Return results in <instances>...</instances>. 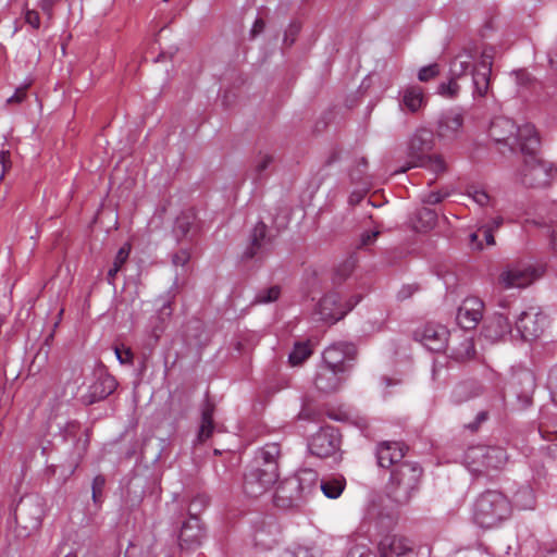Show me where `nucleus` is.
<instances>
[{
    "mask_svg": "<svg viewBox=\"0 0 557 557\" xmlns=\"http://www.w3.org/2000/svg\"><path fill=\"white\" fill-rule=\"evenodd\" d=\"M397 511L385 504V499L371 500L358 530L348 537L345 557H377L371 545L372 533L383 534L393 529Z\"/></svg>",
    "mask_w": 557,
    "mask_h": 557,
    "instance_id": "nucleus-1",
    "label": "nucleus"
},
{
    "mask_svg": "<svg viewBox=\"0 0 557 557\" xmlns=\"http://www.w3.org/2000/svg\"><path fill=\"white\" fill-rule=\"evenodd\" d=\"M494 58L495 48L492 46H485L481 50L475 46L465 47L450 61L449 75L460 78L471 74L473 97H485L490 88Z\"/></svg>",
    "mask_w": 557,
    "mask_h": 557,
    "instance_id": "nucleus-2",
    "label": "nucleus"
},
{
    "mask_svg": "<svg viewBox=\"0 0 557 557\" xmlns=\"http://www.w3.org/2000/svg\"><path fill=\"white\" fill-rule=\"evenodd\" d=\"M277 443H269L257 450L252 463L244 474L243 490L248 497H259L268 492L278 480Z\"/></svg>",
    "mask_w": 557,
    "mask_h": 557,
    "instance_id": "nucleus-3",
    "label": "nucleus"
},
{
    "mask_svg": "<svg viewBox=\"0 0 557 557\" xmlns=\"http://www.w3.org/2000/svg\"><path fill=\"white\" fill-rule=\"evenodd\" d=\"M488 135L496 144L508 147L510 151L532 152L540 147V138L532 124L517 126L506 116H495L491 121Z\"/></svg>",
    "mask_w": 557,
    "mask_h": 557,
    "instance_id": "nucleus-4",
    "label": "nucleus"
},
{
    "mask_svg": "<svg viewBox=\"0 0 557 557\" xmlns=\"http://www.w3.org/2000/svg\"><path fill=\"white\" fill-rule=\"evenodd\" d=\"M319 474L312 469H301L294 476L284 480L275 494L277 506L298 507L319 490Z\"/></svg>",
    "mask_w": 557,
    "mask_h": 557,
    "instance_id": "nucleus-5",
    "label": "nucleus"
},
{
    "mask_svg": "<svg viewBox=\"0 0 557 557\" xmlns=\"http://www.w3.org/2000/svg\"><path fill=\"white\" fill-rule=\"evenodd\" d=\"M511 515V503L498 491H485L473 504L472 520L483 529L498 527Z\"/></svg>",
    "mask_w": 557,
    "mask_h": 557,
    "instance_id": "nucleus-6",
    "label": "nucleus"
},
{
    "mask_svg": "<svg viewBox=\"0 0 557 557\" xmlns=\"http://www.w3.org/2000/svg\"><path fill=\"white\" fill-rule=\"evenodd\" d=\"M535 376L529 369L521 368L512 371L508 382V394L513 396V400L507 401V392L499 391V396L492 403V407L498 411L510 407L513 410H523L533 403V393L535 391Z\"/></svg>",
    "mask_w": 557,
    "mask_h": 557,
    "instance_id": "nucleus-7",
    "label": "nucleus"
},
{
    "mask_svg": "<svg viewBox=\"0 0 557 557\" xmlns=\"http://www.w3.org/2000/svg\"><path fill=\"white\" fill-rule=\"evenodd\" d=\"M434 147V134L425 127L418 128L408 143L407 158L408 169L424 168L434 174L446 171L445 160L437 154L431 156L430 152Z\"/></svg>",
    "mask_w": 557,
    "mask_h": 557,
    "instance_id": "nucleus-8",
    "label": "nucleus"
},
{
    "mask_svg": "<svg viewBox=\"0 0 557 557\" xmlns=\"http://www.w3.org/2000/svg\"><path fill=\"white\" fill-rule=\"evenodd\" d=\"M422 468L417 462H403L391 473L389 497L396 504H406L418 491Z\"/></svg>",
    "mask_w": 557,
    "mask_h": 557,
    "instance_id": "nucleus-9",
    "label": "nucleus"
},
{
    "mask_svg": "<svg viewBox=\"0 0 557 557\" xmlns=\"http://www.w3.org/2000/svg\"><path fill=\"white\" fill-rule=\"evenodd\" d=\"M507 461V451L502 446L476 445L469 447L463 454V462L473 474L502 469Z\"/></svg>",
    "mask_w": 557,
    "mask_h": 557,
    "instance_id": "nucleus-10",
    "label": "nucleus"
},
{
    "mask_svg": "<svg viewBox=\"0 0 557 557\" xmlns=\"http://www.w3.org/2000/svg\"><path fill=\"white\" fill-rule=\"evenodd\" d=\"M539 147L532 152H521L524 156L520 171L521 182L529 187H544L557 176V166L547 161L537 159Z\"/></svg>",
    "mask_w": 557,
    "mask_h": 557,
    "instance_id": "nucleus-11",
    "label": "nucleus"
},
{
    "mask_svg": "<svg viewBox=\"0 0 557 557\" xmlns=\"http://www.w3.org/2000/svg\"><path fill=\"white\" fill-rule=\"evenodd\" d=\"M361 299L362 295L356 294L348 300L343 301L338 292H330L318 302L315 313L320 320L333 324L351 311Z\"/></svg>",
    "mask_w": 557,
    "mask_h": 557,
    "instance_id": "nucleus-12",
    "label": "nucleus"
},
{
    "mask_svg": "<svg viewBox=\"0 0 557 557\" xmlns=\"http://www.w3.org/2000/svg\"><path fill=\"white\" fill-rule=\"evenodd\" d=\"M208 504V497L205 495L196 496L189 506V518L183 523L178 542L182 548H194L198 546L202 539V528L200 524V520L197 517V512H199L203 507Z\"/></svg>",
    "mask_w": 557,
    "mask_h": 557,
    "instance_id": "nucleus-13",
    "label": "nucleus"
},
{
    "mask_svg": "<svg viewBox=\"0 0 557 557\" xmlns=\"http://www.w3.org/2000/svg\"><path fill=\"white\" fill-rule=\"evenodd\" d=\"M544 273L542 267L530 263H516L508 265L498 277L504 288H524L541 277Z\"/></svg>",
    "mask_w": 557,
    "mask_h": 557,
    "instance_id": "nucleus-14",
    "label": "nucleus"
},
{
    "mask_svg": "<svg viewBox=\"0 0 557 557\" xmlns=\"http://www.w3.org/2000/svg\"><path fill=\"white\" fill-rule=\"evenodd\" d=\"M357 350L351 343L341 342L326 347L322 354V366L347 373L352 367Z\"/></svg>",
    "mask_w": 557,
    "mask_h": 557,
    "instance_id": "nucleus-15",
    "label": "nucleus"
},
{
    "mask_svg": "<svg viewBox=\"0 0 557 557\" xmlns=\"http://www.w3.org/2000/svg\"><path fill=\"white\" fill-rule=\"evenodd\" d=\"M547 325V317L539 308L522 311L516 320V332L524 341L539 337Z\"/></svg>",
    "mask_w": 557,
    "mask_h": 557,
    "instance_id": "nucleus-16",
    "label": "nucleus"
},
{
    "mask_svg": "<svg viewBox=\"0 0 557 557\" xmlns=\"http://www.w3.org/2000/svg\"><path fill=\"white\" fill-rule=\"evenodd\" d=\"M449 331L445 325L438 323H426L422 329L414 332V338L428 350L441 352L448 346Z\"/></svg>",
    "mask_w": 557,
    "mask_h": 557,
    "instance_id": "nucleus-17",
    "label": "nucleus"
},
{
    "mask_svg": "<svg viewBox=\"0 0 557 557\" xmlns=\"http://www.w3.org/2000/svg\"><path fill=\"white\" fill-rule=\"evenodd\" d=\"M42 515V506L35 496L22 497L14 510L16 522L28 530H37L41 525Z\"/></svg>",
    "mask_w": 557,
    "mask_h": 557,
    "instance_id": "nucleus-18",
    "label": "nucleus"
},
{
    "mask_svg": "<svg viewBox=\"0 0 557 557\" xmlns=\"http://www.w3.org/2000/svg\"><path fill=\"white\" fill-rule=\"evenodd\" d=\"M338 447L339 435L334 428H322L308 444L310 453L321 458L332 455Z\"/></svg>",
    "mask_w": 557,
    "mask_h": 557,
    "instance_id": "nucleus-19",
    "label": "nucleus"
},
{
    "mask_svg": "<svg viewBox=\"0 0 557 557\" xmlns=\"http://www.w3.org/2000/svg\"><path fill=\"white\" fill-rule=\"evenodd\" d=\"M115 379L107 373L104 370H99L94 373V381L88 386L84 401L88 405L100 401L111 395L116 388Z\"/></svg>",
    "mask_w": 557,
    "mask_h": 557,
    "instance_id": "nucleus-20",
    "label": "nucleus"
},
{
    "mask_svg": "<svg viewBox=\"0 0 557 557\" xmlns=\"http://www.w3.org/2000/svg\"><path fill=\"white\" fill-rule=\"evenodd\" d=\"M484 304L478 297L466 298L456 314L458 325L463 330L474 329L483 317Z\"/></svg>",
    "mask_w": 557,
    "mask_h": 557,
    "instance_id": "nucleus-21",
    "label": "nucleus"
},
{
    "mask_svg": "<svg viewBox=\"0 0 557 557\" xmlns=\"http://www.w3.org/2000/svg\"><path fill=\"white\" fill-rule=\"evenodd\" d=\"M539 435L548 443L543 448L553 457H557V419L548 407L540 410Z\"/></svg>",
    "mask_w": 557,
    "mask_h": 557,
    "instance_id": "nucleus-22",
    "label": "nucleus"
},
{
    "mask_svg": "<svg viewBox=\"0 0 557 557\" xmlns=\"http://www.w3.org/2000/svg\"><path fill=\"white\" fill-rule=\"evenodd\" d=\"M463 115L457 109L442 112L437 120V135L442 139H456L462 132Z\"/></svg>",
    "mask_w": 557,
    "mask_h": 557,
    "instance_id": "nucleus-23",
    "label": "nucleus"
},
{
    "mask_svg": "<svg viewBox=\"0 0 557 557\" xmlns=\"http://www.w3.org/2000/svg\"><path fill=\"white\" fill-rule=\"evenodd\" d=\"M345 374L344 372L321 364L314 376V386L319 392L324 394L335 393L343 385Z\"/></svg>",
    "mask_w": 557,
    "mask_h": 557,
    "instance_id": "nucleus-24",
    "label": "nucleus"
},
{
    "mask_svg": "<svg viewBox=\"0 0 557 557\" xmlns=\"http://www.w3.org/2000/svg\"><path fill=\"white\" fill-rule=\"evenodd\" d=\"M381 557H401L412 553L411 542L400 535L387 534L377 545Z\"/></svg>",
    "mask_w": 557,
    "mask_h": 557,
    "instance_id": "nucleus-25",
    "label": "nucleus"
},
{
    "mask_svg": "<svg viewBox=\"0 0 557 557\" xmlns=\"http://www.w3.org/2000/svg\"><path fill=\"white\" fill-rule=\"evenodd\" d=\"M278 528L272 517L260 519L253 525V541L256 546L269 549L276 542Z\"/></svg>",
    "mask_w": 557,
    "mask_h": 557,
    "instance_id": "nucleus-26",
    "label": "nucleus"
},
{
    "mask_svg": "<svg viewBox=\"0 0 557 557\" xmlns=\"http://www.w3.org/2000/svg\"><path fill=\"white\" fill-rule=\"evenodd\" d=\"M399 106L403 110L416 113L421 110L428 101L422 87L418 85H409L399 91Z\"/></svg>",
    "mask_w": 557,
    "mask_h": 557,
    "instance_id": "nucleus-27",
    "label": "nucleus"
},
{
    "mask_svg": "<svg viewBox=\"0 0 557 557\" xmlns=\"http://www.w3.org/2000/svg\"><path fill=\"white\" fill-rule=\"evenodd\" d=\"M270 246L271 243L267 236V225L263 222H258L251 232L250 246L245 251L244 258H261L269 250Z\"/></svg>",
    "mask_w": 557,
    "mask_h": 557,
    "instance_id": "nucleus-28",
    "label": "nucleus"
},
{
    "mask_svg": "<svg viewBox=\"0 0 557 557\" xmlns=\"http://www.w3.org/2000/svg\"><path fill=\"white\" fill-rule=\"evenodd\" d=\"M512 331L511 322L504 312H496L484 325L483 335L485 338L495 342L504 338Z\"/></svg>",
    "mask_w": 557,
    "mask_h": 557,
    "instance_id": "nucleus-29",
    "label": "nucleus"
},
{
    "mask_svg": "<svg viewBox=\"0 0 557 557\" xmlns=\"http://www.w3.org/2000/svg\"><path fill=\"white\" fill-rule=\"evenodd\" d=\"M404 456V446L398 442H383L376 448L377 463L382 468H389L399 462Z\"/></svg>",
    "mask_w": 557,
    "mask_h": 557,
    "instance_id": "nucleus-30",
    "label": "nucleus"
},
{
    "mask_svg": "<svg viewBox=\"0 0 557 557\" xmlns=\"http://www.w3.org/2000/svg\"><path fill=\"white\" fill-rule=\"evenodd\" d=\"M319 488L330 499H337L346 487V480L341 474H331L319 480Z\"/></svg>",
    "mask_w": 557,
    "mask_h": 557,
    "instance_id": "nucleus-31",
    "label": "nucleus"
},
{
    "mask_svg": "<svg viewBox=\"0 0 557 557\" xmlns=\"http://www.w3.org/2000/svg\"><path fill=\"white\" fill-rule=\"evenodd\" d=\"M213 411L214 406L209 401H206L201 410V423L196 438L197 443H202L212 435L214 430Z\"/></svg>",
    "mask_w": 557,
    "mask_h": 557,
    "instance_id": "nucleus-32",
    "label": "nucleus"
},
{
    "mask_svg": "<svg viewBox=\"0 0 557 557\" xmlns=\"http://www.w3.org/2000/svg\"><path fill=\"white\" fill-rule=\"evenodd\" d=\"M536 498L533 488L530 485L520 486L512 499V506L520 510H533L535 508Z\"/></svg>",
    "mask_w": 557,
    "mask_h": 557,
    "instance_id": "nucleus-33",
    "label": "nucleus"
},
{
    "mask_svg": "<svg viewBox=\"0 0 557 557\" xmlns=\"http://www.w3.org/2000/svg\"><path fill=\"white\" fill-rule=\"evenodd\" d=\"M312 355L310 342H296L292 351L288 355V362L290 366L296 367L301 364Z\"/></svg>",
    "mask_w": 557,
    "mask_h": 557,
    "instance_id": "nucleus-34",
    "label": "nucleus"
},
{
    "mask_svg": "<svg viewBox=\"0 0 557 557\" xmlns=\"http://www.w3.org/2000/svg\"><path fill=\"white\" fill-rule=\"evenodd\" d=\"M417 221L413 223V226L417 231L426 232L431 230L437 220V215L434 210L429 208H421L417 211L416 214Z\"/></svg>",
    "mask_w": 557,
    "mask_h": 557,
    "instance_id": "nucleus-35",
    "label": "nucleus"
},
{
    "mask_svg": "<svg viewBox=\"0 0 557 557\" xmlns=\"http://www.w3.org/2000/svg\"><path fill=\"white\" fill-rule=\"evenodd\" d=\"M195 213L191 210L182 212L177 216L174 225V232L177 236L186 237L195 226Z\"/></svg>",
    "mask_w": 557,
    "mask_h": 557,
    "instance_id": "nucleus-36",
    "label": "nucleus"
},
{
    "mask_svg": "<svg viewBox=\"0 0 557 557\" xmlns=\"http://www.w3.org/2000/svg\"><path fill=\"white\" fill-rule=\"evenodd\" d=\"M504 224V218L496 215L490 219V221L480 225L482 236L484 237L485 244L492 246L495 244L494 232L497 231Z\"/></svg>",
    "mask_w": 557,
    "mask_h": 557,
    "instance_id": "nucleus-37",
    "label": "nucleus"
},
{
    "mask_svg": "<svg viewBox=\"0 0 557 557\" xmlns=\"http://www.w3.org/2000/svg\"><path fill=\"white\" fill-rule=\"evenodd\" d=\"M458 77L449 75L448 82H443L437 87V94L444 98L454 99L460 91V86L457 83Z\"/></svg>",
    "mask_w": 557,
    "mask_h": 557,
    "instance_id": "nucleus-38",
    "label": "nucleus"
},
{
    "mask_svg": "<svg viewBox=\"0 0 557 557\" xmlns=\"http://www.w3.org/2000/svg\"><path fill=\"white\" fill-rule=\"evenodd\" d=\"M280 557H313L312 547L308 545L293 544L286 547Z\"/></svg>",
    "mask_w": 557,
    "mask_h": 557,
    "instance_id": "nucleus-39",
    "label": "nucleus"
},
{
    "mask_svg": "<svg viewBox=\"0 0 557 557\" xmlns=\"http://www.w3.org/2000/svg\"><path fill=\"white\" fill-rule=\"evenodd\" d=\"M281 294V289L278 286H271L259 292L253 300V304H270L275 301Z\"/></svg>",
    "mask_w": 557,
    "mask_h": 557,
    "instance_id": "nucleus-40",
    "label": "nucleus"
},
{
    "mask_svg": "<svg viewBox=\"0 0 557 557\" xmlns=\"http://www.w3.org/2000/svg\"><path fill=\"white\" fill-rule=\"evenodd\" d=\"M474 355V345L470 338H465L460 348L453 351V357L459 360L471 358Z\"/></svg>",
    "mask_w": 557,
    "mask_h": 557,
    "instance_id": "nucleus-41",
    "label": "nucleus"
},
{
    "mask_svg": "<svg viewBox=\"0 0 557 557\" xmlns=\"http://www.w3.org/2000/svg\"><path fill=\"white\" fill-rule=\"evenodd\" d=\"M440 72H441V70H440V65L437 63H432V64L422 66L418 71V79L423 83L429 82V81L435 78L440 74Z\"/></svg>",
    "mask_w": 557,
    "mask_h": 557,
    "instance_id": "nucleus-42",
    "label": "nucleus"
},
{
    "mask_svg": "<svg viewBox=\"0 0 557 557\" xmlns=\"http://www.w3.org/2000/svg\"><path fill=\"white\" fill-rule=\"evenodd\" d=\"M468 195L481 207H484L490 202V196L480 187L471 186L468 189Z\"/></svg>",
    "mask_w": 557,
    "mask_h": 557,
    "instance_id": "nucleus-43",
    "label": "nucleus"
},
{
    "mask_svg": "<svg viewBox=\"0 0 557 557\" xmlns=\"http://www.w3.org/2000/svg\"><path fill=\"white\" fill-rule=\"evenodd\" d=\"M24 21L28 24L33 29H38L40 27V16L37 10L25 8L24 10Z\"/></svg>",
    "mask_w": 557,
    "mask_h": 557,
    "instance_id": "nucleus-44",
    "label": "nucleus"
},
{
    "mask_svg": "<svg viewBox=\"0 0 557 557\" xmlns=\"http://www.w3.org/2000/svg\"><path fill=\"white\" fill-rule=\"evenodd\" d=\"M131 252V245L128 243H125L116 252L113 265L122 269L126 260L128 259Z\"/></svg>",
    "mask_w": 557,
    "mask_h": 557,
    "instance_id": "nucleus-45",
    "label": "nucleus"
},
{
    "mask_svg": "<svg viewBox=\"0 0 557 557\" xmlns=\"http://www.w3.org/2000/svg\"><path fill=\"white\" fill-rule=\"evenodd\" d=\"M548 389L554 404L557 405V364L554 366L548 375Z\"/></svg>",
    "mask_w": 557,
    "mask_h": 557,
    "instance_id": "nucleus-46",
    "label": "nucleus"
},
{
    "mask_svg": "<svg viewBox=\"0 0 557 557\" xmlns=\"http://www.w3.org/2000/svg\"><path fill=\"white\" fill-rule=\"evenodd\" d=\"M61 0H39L38 7L42 11V13L47 16L48 20H51L53 16V8Z\"/></svg>",
    "mask_w": 557,
    "mask_h": 557,
    "instance_id": "nucleus-47",
    "label": "nucleus"
},
{
    "mask_svg": "<svg viewBox=\"0 0 557 557\" xmlns=\"http://www.w3.org/2000/svg\"><path fill=\"white\" fill-rule=\"evenodd\" d=\"M447 196V193L430 191L423 197V202L428 205H437Z\"/></svg>",
    "mask_w": 557,
    "mask_h": 557,
    "instance_id": "nucleus-48",
    "label": "nucleus"
},
{
    "mask_svg": "<svg viewBox=\"0 0 557 557\" xmlns=\"http://www.w3.org/2000/svg\"><path fill=\"white\" fill-rule=\"evenodd\" d=\"M116 359L121 364L131 363L133 359V354L129 349H121L119 347H115L114 349Z\"/></svg>",
    "mask_w": 557,
    "mask_h": 557,
    "instance_id": "nucleus-49",
    "label": "nucleus"
},
{
    "mask_svg": "<svg viewBox=\"0 0 557 557\" xmlns=\"http://www.w3.org/2000/svg\"><path fill=\"white\" fill-rule=\"evenodd\" d=\"M190 259V253L186 249H181L173 256V263L178 267H184Z\"/></svg>",
    "mask_w": 557,
    "mask_h": 557,
    "instance_id": "nucleus-50",
    "label": "nucleus"
},
{
    "mask_svg": "<svg viewBox=\"0 0 557 557\" xmlns=\"http://www.w3.org/2000/svg\"><path fill=\"white\" fill-rule=\"evenodd\" d=\"M482 235V231H480V227L476 232H472L469 234V245L472 249L481 250L483 249L484 245L483 242L480 239V236Z\"/></svg>",
    "mask_w": 557,
    "mask_h": 557,
    "instance_id": "nucleus-51",
    "label": "nucleus"
},
{
    "mask_svg": "<svg viewBox=\"0 0 557 557\" xmlns=\"http://www.w3.org/2000/svg\"><path fill=\"white\" fill-rule=\"evenodd\" d=\"M272 162V157L269 154H261L256 163V171L260 175Z\"/></svg>",
    "mask_w": 557,
    "mask_h": 557,
    "instance_id": "nucleus-52",
    "label": "nucleus"
},
{
    "mask_svg": "<svg viewBox=\"0 0 557 557\" xmlns=\"http://www.w3.org/2000/svg\"><path fill=\"white\" fill-rule=\"evenodd\" d=\"M26 88H27V86L16 88L15 92L10 98H8L7 102L8 103L22 102L24 100V98L26 97Z\"/></svg>",
    "mask_w": 557,
    "mask_h": 557,
    "instance_id": "nucleus-53",
    "label": "nucleus"
},
{
    "mask_svg": "<svg viewBox=\"0 0 557 557\" xmlns=\"http://www.w3.org/2000/svg\"><path fill=\"white\" fill-rule=\"evenodd\" d=\"M0 164L2 166V174H1L0 177L2 178L4 173L11 168L9 150L0 151Z\"/></svg>",
    "mask_w": 557,
    "mask_h": 557,
    "instance_id": "nucleus-54",
    "label": "nucleus"
},
{
    "mask_svg": "<svg viewBox=\"0 0 557 557\" xmlns=\"http://www.w3.org/2000/svg\"><path fill=\"white\" fill-rule=\"evenodd\" d=\"M104 485H106L104 476L101 474H98L92 480L91 491H95L96 493H102Z\"/></svg>",
    "mask_w": 557,
    "mask_h": 557,
    "instance_id": "nucleus-55",
    "label": "nucleus"
},
{
    "mask_svg": "<svg viewBox=\"0 0 557 557\" xmlns=\"http://www.w3.org/2000/svg\"><path fill=\"white\" fill-rule=\"evenodd\" d=\"M377 235H379L377 231H372V232L363 233L361 235V238H360V245L361 246L371 245L372 243H374V240L376 239Z\"/></svg>",
    "mask_w": 557,
    "mask_h": 557,
    "instance_id": "nucleus-56",
    "label": "nucleus"
},
{
    "mask_svg": "<svg viewBox=\"0 0 557 557\" xmlns=\"http://www.w3.org/2000/svg\"><path fill=\"white\" fill-rule=\"evenodd\" d=\"M171 314H172L171 301L166 300L162 304L161 308L159 309V318L161 320H164L165 318H170Z\"/></svg>",
    "mask_w": 557,
    "mask_h": 557,
    "instance_id": "nucleus-57",
    "label": "nucleus"
},
{
    "mask_svg": "<svg viewBox=\"0 0 557 557\" xmlns=\"http://www.w3.org/2000/svg\"><path fill=\"white\" fill-rule=\"evenodd\" d=\"M298 32H299V26L290 25L289 30L286 32V34H285L284 42L292 45L294 42L295 36L298 34Z\"/></svg>",
    "mask_w": 557,
    "mask_h": 557,
    "instance_id": "nucleus-58",
    "label": "nucleus"
},
{
    "mask_svg": "<svg viewBox=\"0 0 557 557\" xmlns=\"http://www.w3.org/2000/svg\"><path fill=\"white\" fill-rule=\"evenodd\" d=\"M264 22L262 18H257L251 27L250 35L251 37H256L264 29Z\"/></svg>",
    "mask_w": 557,
    "mask_h": 557,
    "instance_id": "nucleus-59",
    "label": "nucleus"
},
{
    "mask_svg": "<svg viewBox=\"0 0 557 557\" xmlns=\"http://www.w3.org/2000/svg\"><path fill=\"white\" fill-rule=\"evenodd\" d=\"M486 419H487V412H486V411H480V412L476 414L475 422H474V423H470L468 426H469L471 430H475V429H478V426H479L482 422H484Z\"/></svg>",
    "mask_w": 557,
    "mask_h": 557,
    "instance_id": "nucleus-60",
    "label": "nucleus"
},
{
    "mask_svg": "<svg viewBox=\"0 0 557 557\" xmlns=\"http://www.w3.org/2000/svg\"><path fill=\"white\" fill-rule=\"evenodd\" d=\"M469 387V384H461V385H458L455 389H454V393H453V396L455 398L456 401H461L462 398H460L461 394H463Z\"/></svg>",
    "mask_w": 557,
    "mask_h": 557,
    "instance_id": "nucleus-61",
    "label": "nucleus"
},
{
    "mask_svg": "<svg viewBox=\"0 0 557 557\" xmlns=\"http://www.w3.org/2000/svg\"><path fill=\"white\" fill-rule=\"evenodd\" d=\"M120 270H121L120 268L112 264V267L109 269L108 275H107V281L109 284L113 285L114 277L119 273Z\"/></svg>",
    "mask_w": 557,
    "mask_h": 557,
    "instance_id": "nucleus-62",
    "label": "nucleus"
},
{
    "mask_svg": "<svg viewBox=\"0 0 557 557\" xmlns=\"http://www.w3.org/2000/svg\"><path fill=\"white\" fill-rule=\"evenodd\" d=\"M548 61L552 66L557 67V45L553 47L548 52Z\"/></svg>",
    "mask_w": 557,
    "mask_h": 557,
    "instance_id": "nucleus-63",
    "label": "nucleus"
},
{
    "mask_svg": "<svg viewBox=\"0 0 557 557\" xmlns=\"http://www.w3.org/2000/svg\"><path fill=\"white\" fill-rule=\"evenodd\" d=\"M550 242H552L553 248H554L555 250H557V228H554V230L552 231Z\"/></svg>",
    "mask_w": 557,
    "mask_h": 557,
    "instance_id": "nucleus-64",
    "label": "nucleus"
}]
</instances>
